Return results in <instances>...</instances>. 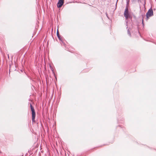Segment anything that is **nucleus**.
I'll return each mask as SVG.
<instances>
[{"mask_svg":"<svg viewBox=\"0 0 156 156\" xmlns=\"http://www.w3.org/2000/svg\"><path fill=\"white\" fill-rule=\"evenodd\" d=\"M124 16L126 18V20L129 19L132 20V16L130 14L128 10V9L127 7H126V9L124 13Z\"/></svg>","mask_w":156,"mask_h":156,"instance_id":"f257e3e1","label":"nucleus"},{"mask_svg":"<svg viewBox=\"0 0 156 156\" xmlns=\"http://www.w3.org/2000/svg\"><path fill=\"white\" fill-rule=\"evenodd\" d=\"M154 15L153 10L151 7L148 11L146 14V17L145 20L146 21H147L150 17L153 16Z\"/></svg>","mask_w":156,"mask_h":156,"instance_id":"f03ea898","label":"nucleus"},{"mask_svg":"<svg viewBox=\"0 0 156 156\" xmlns=\"http://www.w3.org/2000/svg\"><path fill=\"white\" fill-rule=\"evenodd\" d=\"M64 2V0H59L57 3V7L60 8L62 6Z\"/></svg>","mask_w":156,"mask_h":156,"instance_id":"7ed1b4c3","label":"nucleus"},{"mask_svg":"<svg viewBox=\"0 0 156 156\" xmlns=\"http://www.w3.org/2000/svg\"><path fill=\"white\" fill-rule=\"evenodd\" d=\"M36 116V113H32V121L33 123L35 122V119Z\"/></svg>","mask_w":156,"mask_h":156,"instance_id":"20e7f679","label":"nucleus"},{"mask_svg":"<svg viewBox=\"0 0 156 156\" xmlns=\"http://www.w3.org/2000/svg\"><path fill=\"white\" fill-rule=\"evenodd\" d=\"M56 34H57V36L58 38L59 39V40L60 41H62V39H61V36L59 34V31H58V29L57 30Z\"/></svg>","mask_w":156,"mask_h":156,"instance_id":"39448f33","label":"nucleus"},{"mask_svg":"<svg viewBox=\"0 0 156 156\" xmlns=\"http://www.w3.org/2000/svg\"><path fill=\"white\" fill-rule=\"evenodd\" d=\"M61 41L60 43L62 46H65L66 44L62 40V41Z\"/></svg>","mask_w":156,"mask_h":156,"instance_id":"423d86ee","label":"nucleus"},{"mask_svg":"<svg viewBox=\"0 0 156 156\" xmlns=\"http://www.w3.org/2000/svg\"><path fill=\"white\" fill-rule=\"evenodd\" d=\"M141 16H142V24L143 26H144V16H145L144 15H143V14H142Z\"/></svg>","mask_w":156,"mask_h":156,"instance_id":"0eeeda50","label":"nucleus"},{"mask_svg":"<svg viewBox=\"0 0 156 156\" xmlns=\"http://www.w3.org/2000/svg\"><path fill=\"white\" fill-rule=\"evenodd\" d=\"M126 25L127 26L126 28H128V19H127V20H126Z\"/></svg>","mask_w":156,"mask_h":156,"instance_id":"6e6552de","label":"nucleus"},{"mask_svg":"<svg viewBox=\"0 0 156 156\" xmlns=\"http://www.w3.org/2000/svg\"><path fill=\"white\" fill-rule=\"evenodd\" d=\"M134 2H137L138 3H141V0H133Z\"/></svg>","mask_w":156,"mask_h":156,"instance_id":"1a4fd4ad","label":"nucleus"},{"mask_svg":"<svg viewBox=\"0 0 156 156\" xmlns=\"http://www.w3.org/2000/svg\"><path fill=\"white\" fill-rule=\"evenodd\" d=\"M129 1H126V7H127L128 8V6L129 5Z\"/></svg>","mask_w":156,"mask_h":156,"instance_id":"9d476101","label":"nucleus"},{"mask_svg":"<svg viewBox=\"0 0 156 156\" xmlns=\"http://www.w3.org/2000/svg\"><path fill=\"white\" fill-rule=\"evenodd\" d=\"M127 34L130 36H131V33L129 29H128L127 30Z\"/></svg>","mask_w":156,"mask_h":156,"instance_id":"9b49d317","label":"nucleus"},{"mask_svg":"<svg viewBox=\"0 0 156 156\" xmlns=\"http://www.w3.org/2000/svg\"><path fill=\"white\" fill-rule=\"evenodd\" d=\"M31 112H32V113H35V110L34 109V108H32V109H31Z\"/></svg>","mask_w":156,"mask_h":156,"instance_id":"f8f14e48","label":"nucleus"},{"mask_svg":"<svg viewBox=\"0 0 156 156\" xmlns=\"http://www.w3.org/2000/svg\"><path fill=\"white\" fill-rule=\"evenodd\" d=\"M30 108L31 109H32V108H34L33 106L32 105V104H30Z\"/></svg>","mask_w":156,"mask_h":156,"instance_id":"ddd939ff","label":"nucleus"},{"mask_svg":"<svg viewBox=\"0 0 156 156\" xmlns=\"http://www.w3.org/2000/svg\"><path fill=\"white\" fill-rule=\"evenodd\" d=\"M50 67L51 68V70H52V71H53V70H52V67H51V65H50Z\"/></svg>","mask_w":156,"mask_h":156,"instance_id":"4468645a","label":"nucleus"},{"mask_svg":"<svg viewBox=\"0 0 156 156\" xmlns=\"http://www.w3.org/2000/svg\"><path fill=\"white\" fill-rule=\"evenodd\" d=\"M117 1H118V0H117V2H116V4H115V5H116H116H117Z\"/></svg>","mask_w":156,"mask_h":156,"instance_id":"2eb2a0df","label":"nucleus"},{"mask_svg":"<svg viewBox=\"0 0 156 156\" xmlns=\"http://www.w3.org/2000/svg\"><path fill=\"white\" fill-rule=\"evenodd\" d=\"M145 3H145V2L144 4V6H145Z\"/></svg>","mask_w":156,"mask_h":156,"instance_id":"dca6fc26","label":"nucleus"},{"mask_svg":"<svg viewBox=\"0 0 156 156\" xmlns=\"http://www.w3.org/2000/svg\"><path fill=\"white\" fill-rule=\"evenodd\" d=\"M126 1H129V0H126Z\"/></svg>","mask_w":156,"mask_h":156,"instance_id":"f3484780","label":"nucleus"}]
</instances>
